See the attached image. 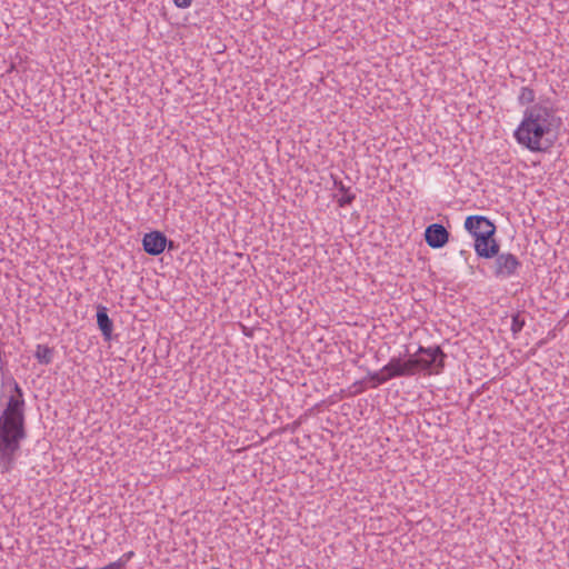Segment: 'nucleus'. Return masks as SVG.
<instances>
[{
  "instance_id": "3",
  "label": "nucleus",
  "mask_w": 569,
  "mask_h": 569,
  "mask_svg": "<svg viewBox=\"0 0 569 569\" xmlns=\"http://www.w3.org/2000/svg\"><path fill=\"white\" fill-rule=\"evenodd\" d=\"M446 358L447 355L439 346H420L417 352L412 356L416 372L425 371L428 375H439L442 372Z\"/></svg>"
},
{
  "instance_id": "7",
  "label": "nucleus",
  "mask_w": 569,
  "mask_h": 569,
  "mask_svg": "<svg viewBox=\"0 0 569 569\" xmlns=\"http://www.w3.org/2000/svg\"><path fill=\"white\" fill-rule=\"evenodd\" d=\"M465 229L476 239L485 236H495L496 226L483 216H469L465 221Z\"/></svg>"
},
{
  "instance_id": "5",
  "label": "nucleus",
  "mask_w": 569,
  "mask_h": 569,
  "mask_svg": "<svg viewBox=\"0 0 569 569\" xmlns=\"http://www.w3.org/2000/svg\"><path fill=\"white\" fill-rule=\"evenodd\" d=\"M381 372H387L389 380L399 377H410L417 373L412 356L407 360H402L400 357H392L389 362L381 368Z\"/></svg>"
},
{
  "instance_id": "6",
  "label": "nucleus",
  "mask_w": 569,
  "mask_h": 569,
  "mask_svg": "<svg viewBox=\"0 0 569 569\" xmlns=\"http://www.w3.org/2000/svg\"><path fill=\"white\" fill-rule=\"evenodd\" d=\"M167 246L172 249L173 241L168 240L166 234L158 230L148 232L142 238L143 250L150 256L161 254Z\"/></svg>"
},
{
  "instance_id": "10",
  "label": "nucleus",
  "mask_w": 569,
  "mask_h": 569,
  "mask_svg": "<svg viewBox=\"0 0 569 569\" xmlns=\"http://www.w3.org/2000/svg\"><path fill=\"white\" fill-rule=\"evenodd\" d=\"M97 325L103 336V339L106 341H110L112 338L113 322L108 316L107 307L102 305L97 307Z\"/></svg>"
},
{
  "instance_id": "12",
  "label": "nucleus",
  "mask_w": 569,
  "mask_h": 569,
  "mask_svg": "<svg viewBox=\"0 0 569 569\" xmlns=\"http://www.w3.org/2000/svg\"><path fill=\"white\" fill-rule=\"evenodd\" d=\"M56 350L47 345H37L34 358L41 365H50L53 361Z\"/></svg>"
},
{
  "instance_id": "4",
  "label": "nucleus",
  "mask_w": 569,
  "mask_h": 569,
  "mask_svg": "<svg viewBox=\"0 0 569 569\" xmlns=\"http://www.w3.org/2000/svg\"><path fill=\"white\" fill-rule=\"evenodd\" d=\"M522 267L521 261L517 256L511 252H499L493 257L490 264L492 274L500 280H506L516 277Z\"/></svg>"
},
{
  "instance_id": "11",
  "label": "nucleus",
  "mask_w": 569,
  "mask_h": 569,
  "mask_svg": "<svg viewBox=\"0 0 569 569\" xmlns=\"http://www.w3.org/2000/svg\"><path fill=\"white\" fill-rule=\"evenodd\" d=\"M333 186L342 194V197L337 200L339 207L343 208L353 202L356 193L351 192L349 187H346L340 180H335Z\"/></svg>"
},
{
  "instance_id": "8",
  "label": "nucleus",
  "mask_w": 569,
  "mask_h": 569,
  "mask_svg": "<svg viewBox=\"0 0 569 569\" xmlns=\"http://www.w3.org/2000/svg\"><path fill=\"white\" fill-rule=\"evenodd\" d=\"M449 231L440 223H431L425 230L426 243L432 249H440L449 241Z\"/></svg>"
},
{
  "instance_id": "1",
  "label": "nucleus",
  "mask_w": 569,
  "mask_h": 569,
  "mask_svg": "<svg viewBox=\"0 0 569 569\" xmlns=\"http://www.w3.org/2000/svg\"><path fill=\"white\" fill-rule=\"evenodd\" d=\"M1 388L9 395L0 412V468L1 473L12 471L21 443L27 439L24 393L17 380L9 376L1 380Z\"/></svg>"
},
{
  "instance_id": "9",
  "label": "nucleus",
  "mask_w": 569,
  "mask_h": 569,
  "mask_svg": "<svg viewBox=\"0 0 569 569\" xmlns=\"http://www.w3.org/2000/svg\"><path fill=\"white\" fill-rule=\"evenodd\" d=\"M475 250L479 257L492 259L500 250V246L495 236H485L475 239Z\"/></svg>"
},
{
  "instance_id": "15",
  "label": "nucleus",
  "mask_w": 569,
  "mask_h": 569,
  "mask_svg": "<svg viewBox=\"0 0 569 569\" xmlns=\"http://www.w3.org/2000/svg\"><path fill=\"white\" fill-rule=\"evenodd\" d=\"M368 378L372 382V385H371L372 388H376V387L389 381V378H387V372H381V370L375 371V372H369Z\"/></svg>"
},
{
  "instance_id": "13",
  "label": "nucleus",
  "mask_w": 569,
  "mask_h": 569,
  "mask_svg": "<svg viewBox=\"0 0 569 569\" xmlns=\"http://www.w3.org/2000/svg\"><path fill=\"white\" fill-rule=\"evenodd\" d=\"M518 104L521 107H529L531 104H535L536 101V92L530 87H521L518 98H517Z\"/></svg>"
},
{
  "instance_id": "2",
  "label": "nucleus",
  "mask_w": 569,
  "mask_h": 569,
  "mask_svg": "<svg viewBox=\"0 0 569 569\" xmlns=\"http://www.w3.org/2000/svg\"><path fill=\"white\" fill-rule=\"evenodd\" d=\"M560 126L561 118L550 99L539 98L535 104L523 110L513 138L518 144L531 152H543L553 146Z\"/></svg>"
},
{
  "instance_id": "14",
  "label": "nucleus",
  "mask_w": 569,
  "mask_h": 569,
  "mask_svg": "<svg viewBox=\"0 0 569 569\" xmlns=\"http://www.w3.org/2000/svg\"><path fill=\"white\" fill-rule=\"evenodd\" d=\"M525 325H526V320L521 316L520 312H517V313L511 316V327H510V330H511L513 337H516L523 329Z\"/></svg>"
},
{
  "instance_id": "17",
  "label": "nucleus",
  "mask_w": 569,
  "mask_h": 569,
  "mask_svg": "<svg viewBox=\"0 0 569 569\" xmlns=\"http://www.w3.org/2000/svg\"><path fill=\"white\" fill-rule=\"evenodd\" d=\"M133 556V552L130 551L128 553H124L121 558L126 560V562Z\"/></svg>"
},
{
  "instance_id": "16",
  "label": "nucleus",
  "mask_w": 569,
  "mask_h": 569,
  "mask_svg": "<svg viewBox=\"0 0 569 569\" xmlns=\"http://www.w3.org/2000/svg\"><path fill=\"white\" fill-rule=\"evenodd\" d=\"M178 8H188L191 6L192 0H172Z\"/></svg>"
}]
</instances>
